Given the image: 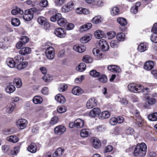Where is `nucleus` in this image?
<instances>
[{"mask_svg":"<svg viewBox=\"0 0 157 157\" xmlns=\"http://www.w3.org/2000/svg\"><path fill=\"white\" fill-rule=\"evenodd\" d=\"M143 119L141 118L140 119H136V124L139 126L140 127L142 125Z\"/></svg>","mask_w":157,"mask_h":157,"instance_id":"obj_64","label":"nucleus"},{"mask_svg":"<svg viewBox=\"0 0 157 157\" xmlns=\"http://www.w3.org/2000/svg\"><path fill=\"white\" fill-rule=\"evenodd\" d=\"M48 4V2L47 0H41L39 2L40 6L43 7H47Z\"/></svg>","mask_w":157,"mask_h":157,"instance_id":"obj_50","label":"nucleus"},{"mask_svg":"<svg viewBox=\"0 0 157 157\" xmlns=\"http://www.w3.org/2000/svg\"><path fill=\"white\" fill-rule=\"evenodd\" d=\"M137 49L140 52H144L147 50V46L144 43L140 44L138 46Z\"/></svg>","mask_w":157,"mask_h":157,"instance_id":"obj_36","label":"nucleus"},{"mask_svg":"<svg viewBox=\"0 0 157 157\" xmlns=\"http://www.w3.org/2000/svg\"><path fill=\"white\" fill-rule=\"evenodd\" d=\"M125 34L122 33H118L117 35V38L120 41H123L125 39Z\"/></svg>","mask_w":157,"mask_h":157,"instance_id":"obj_41","label":"nucleus"},{"mask_svg":"<svg viewBox=\"0 0 157 157\" xmlns=\"http://www.w3.org/2000/svg\"><path fill=\"white\" fill-rule=\"evenodd\" d=\"M128 88L131 92L137 93L142 91L144 94H147V93L150 91V89L147 88H144L143 86L139 84L132 83L129 84Z\"/></svg>","mask_w":157,"mask_h":157,"instance_id":"obj_1","label":"nucleus"},{"mask_svg":"<svg viewBox=\"0 0 157 157\" xmlns=\"http://www.w3.org/2000/svg\"><path fill=\"white\" fill-rule=\"evenodd\" d=\"M14 60L16 63H21L23 60V57L20 55H17L14 57Z\"/></svg>","mask_w":157,"mask_h":157,"instance_id":"obj_45","label":"nucleus"},{"mask_svg":"<svg viewBox=\"0 0 157 157\" xmlns=\"http://www.w3.org/2000/svg\"><path fill=\"white\" fill-rule=\"evenodd\" d=\"M38 23L41 25H44L45 29H48L50 27V25L46 18L44 17L40 16L37 19Z\"/></svg>","mask_w":157,"mask_h":157,"instance_id":"obj_5","label":"nucleus"},{"mask_svg":"<svg viewBox=\"0 0 157 157\" xmlns=\"http://www.w3.org/2000/svg\"><path fill=\"white\" fill-rule=\"evenodd\" d=\"M109 123L112 125H116L117 123V118L115 117L111 118L109 120Z\"/></svg>","mask_w":157,"mask_h":157,"instance_id":"obj_57","label":"nucleus"},{"mask_svg":"<svg viewBox=\"0 0 157 157\" xmlns=\"http://www.w3.org/2000/svg\"><path fill=\"white\" fill-rule=\"evenodd\" d=\"M6 63L7 65L10 68L14 67L16 64L15 61L11 58H8L6 59Z\"/></svg>","mask_w":157,"mask_h":157,"instance_id":"obj_29","label":"nucleus"},{"mask_svg":"<svg viewBox=\"0 0 157 157\" xmlns=\"http://www.w3.org/2000/svg\"><path fill=\"white\" fill-rule=\"evenodd\" d=\"M55 100L60 103H64L65 102L64 97L60 94H58L55 97Z\"/></svg>","mask_w":157,"mask_h":157,"instance_id":"obj_24","label":"nucleus"},{"mask_svg":"<svg viewBox=\"0 0 157 157\" xmlns=\"http://www.w3.org/2000/svg\"><path fill=\"white\" fill-rule=\"evenodd\" d=\"M35 9L32 8L28 10H26L23 15V18L26 21H29L33 18L34 11Z\"/></svg>","mask_w":157,"mask_h":157,"instance_id":"obj_4","label":"nucleus"},{"mask_svg":"<svg viewBox=\"0 0 157 157\" xmlns=\"http://www.w3.org/2000/svg\"><path fill=\"white\" fill-rule=\"evenodd\" d=\"M118 42L117 40H113L110 43L111 46L113 48H115L117 47Z\"/></svg>","mask_w":157,"mask_h":157,"instance_id":"obj_56","label":"nucleus"},{"mask_svg":"<svg viewBox=\"0 0 157 157\" xmlns=\"http://www.w3.org/2000/svg\"><path fill=\"white\" fill-rule=\"evenodd\" d=\"M7 140L13 143H15L18 141L19 139L16 136H10L6 138Z\"/></svg>","mask_w":157,"mask_h":157,"instance_id":"obj_30","label":"nucleus"},{"mask_svg":"<svg viewBox=\"0 0 157 157\" xmlns=\"http://www.w3.org/2000/svg\"><path fill=\"white\" fill-rule=\"evenodd\" d=\"M98 77V80L101 82L105 83L107 81V77L105 75H100Z\"/></svg>","mask_w":157,"mask_h":157,"instance_id":"obj_49","label":"nucleus"},{"mask_svg":"<svg viewBox=\"0 0 157 157\" xmlns=\"http://www.w3.org/2000/svg\"><path fill=\"white\" fill-rule=\"evenodd\" d=\"M86 68V65L84 63H81L76 67L77 71L79 72H82L84 71Z\"/></svg>","mask_w":157,"mask_h":157,"instance_id":"obj_38","label":"nucleus"},{"mask_svg":"<svg viewBox=\"0 0 157 157\" xmlns=\"http://www.w3.org/2000/svg\"><path fill=\"white\" fill-rule=\"evenodd\" d=\"M75 127L77 128H80L82 127L84 124L83 121L80 119H77L75 121Z\"/></svg>","mask_w":157,"mask_h":157,"instance_id":"obj_35","label":"nucleus"},{"mask_svg":"<svg viewBox=\"0 0 157 157\" xmlns=\"http://www.w3.org/2000/svg\"><path fill=\"white\" fill-rule=\"evenodd\" d=\"M15 86L12 85L7 86L5 90L7 93H11L13 92L15 90Z\"/></svg>","mask_w":157,"mask_h":157,"instance_id":"obj_37","label":"nucleus"},{"mask_svg":"<svg viewBox=\"0 0 157 157\" xmlns=\"http://www.w3.org/2000/svg\"><path fill=\"white\" fill-rule=\"evenodd\" d=\"M66 110V109L65 107H58L57 108V112L59 113H62L65 112Z\"/></svg>","mask_w":157,"mask_h":157,"instance_id":"obj_62","label":"nucleus"},{"mask_svg":"<svg viewBox=\"0 0 157 157\" xmlns=\"http://www.w3.org/2000/svg\"><path fill=\"white\" fill-rule=\"evenodd\" d=\"M100 50L97 48H94L93 50V53L95 56H99L100 55Z\"/></svg>","mask_w":157,"mask_h":157,"instance_id":"obj_60","label":"nucleus"},{"mask_svg":"<svg viewBox=\"0 0 157 157\" xmlns=\"http://www.w3.org/2000/svg\"><path fill=\"white\" fill-rule=\"evenodd\" d=\"M58 24L60 26H64L67 23V21L65 18L62 17L61 16L57 20Z\"/></svg>","mask_w":157,"mask_h":157,"instance_id":"obj_32","label":"nucleus"},{"mask_svg":"<svg viewBox=\"0 0 157 157\" xmlns=\"http://www.w3.org/2000/svg\"><path fill=\"white\" fill-rule=\"evenodd\" d=\"M74 4L72 1H70L65 4L62 8V10L64 12H66L71 10L74 8Z\"/></svg>","mask_w":157,"mask_h":157,"instance_id":"obj_8","label":"nucleus"},{"mask_svg":"<svg viewBox=\"0 0 157 157\" xmlns=\"http://www.w3.org/2000/svg\"><path fill=\"white\" fill-rule=\"evenodd\" d=\"M74 27V25L72 23H69L67 25L66 28L67 30H71Z\"/></svg>","mask_w":157,"mask_h":157,"instance_id":"obj_63","label":"nucleus"},{"mask_svg":"<svg viewBox=\"0 0 157 157\" xmlns=\"http://www.w3.org/2000/svg\"><path fill=\"white\" fill-rule=\"evenodd\" d=\"M13 82L17 88H19L21 87L22 83L21 79L19 78H16L13 80Z\"/></svg>","mask_w":157,"mask_h":157,"instance_id":"obj_31","label":"nucleus"},{"mask_svg":"<svg viewBox=\"0 0 157 157\" xmlns=\"http://www.w3.org/2000/svg\"><path fill=\"white\" fill-rule=\"evenodd\" d=\"M21 41L23 44H25L29 41L28 37L26 36H23L21 38Z\"/></svg>","mask_w":157,"mask_h":157,"instance_id":"obj_61","label":"nucleus"},{"mask_svg":"<svg viewBox=\"0 0 157 157\" xmlns=\"http://www.w3.org/2000/svg\"><path fill=\"white\" fill-rule=\"evenodd\" d=\"M110 114L108 111H104L101 114V117L102 119H104L108 118L110 117Z\"/></svg>","mask_w":157,"mask_h":157,"instance_id":"obj_44","label":"nucleus"},{"mask_svg":"<svg viewBox=\"0 0 157 157\" xmlns=\"http://www.w3.org/2000/svg\"><path fill=\"white\" fill-rule=\"evenodd\" d=\"M58 121V117H54L51 118L50 123L51 124L54 125Z\"/></svg>","mask_w":157,"mask_h":157,"instance_id":"obj_58","label":"nucleus"},{"mask_svg":"<svg viewBox=\"0 0 157 157\" xmlns=\"http://www.w3.org/2000/svg\"><path fill=\"white\" fill-rule=\"evenodd\" d=\"M11 24L13 25L14 26H18L20 25V21L17 18H13L12 19Z\"/></svg>","mask_w":157,"mask_h":157,"instance_id":"obj_42","label":"nucleus"},{"mask_svg":"<svg viewBox=\"0 0 157 157\" xmlns=\"http://www.w3.org/2000/svg\"><path fill=\"white\" fill-rule=\"evenodd\" d=\"M12 13L14 15H16L19 13L20 14H23L24 13L23 11L20 8H16L12 10L11 11Z\"/></svg>","mask_w":157,"mask_h":157,"instance_id":"obj_40","label":"nucleus"},{"mask_svg":"<svg viewBox=\"0 0 157 157\" xmlns=\"http://www.w3.org/2000/svg\"><path fill=\"white\" fill-rule=\"evenodd\" d=\"M97 103L94 98H90L87 101L86 107L88 109H91L97 105Z\"/></svg>","mask_w":157,"mask_h":157,"instance_id":"obj_12","label":"nucleus"},{"mask_svg":"<svg viewBox=\"0 0 157 157\" xmlns=\"http://www.w3.org/2000/svg\"><path fill=\"white\" fill-rule=\"evenodd\" d=\"M72 92L75 95H78L83 93V90L79 87L75 86L72 89Z\"/></svg>","mask_w":157,"mask_h":157,"instance_id":"obj_17","label":"nucleus"},{"mask_svg":"<svg viewBox=\"0 0 157 157\" xmlns=\"http://www.w3.org/2000/svg\"><path fill=\"white\" fill-rule=\"evenodd\" d=\"M63 149L61 148H58L52 155L53 157H59L61 156L64 152Z\"/></svg>","mask_w":157,"mask_h":157,"instance_id":"obj_23","label":"nucleus"},{"mask_svg":"<svg viewBox=\"0 0 157 157\" xmlns=\"http://www.w3.org/2000/svg\"><path fill=\"white\" fill-rule=\"evenodd\" d=\"M75 11L76 13L80 14H87L89 13V11L87 9L82 8H77Z\"/></svg>","mask_w":157,"mask_h":157,"instance_id":"obj_21","label":"nucleus"},{"mask_svg":"<svg viewBox=\"0 0 157 157\" xmlns=\"http://www.w3.org/2000/svg\"><path fill=\"white\" fill-rule=\"evenodd\" d=\"M100 73L97 72L96 70H93L90 72V75L93 77H98L100 75Z\"/></svg>","mask_w":157,"mask_h":157,"instance_id":"obj_43","label":"nucleus"},{"mask_svg":"<svg viewBox=\"0 0 157 157\" xmlns=\"http://www.w3.org/2000/svg\"><path fill=\"white\" fill-rule=\"evenodd\" d=\"M151 40L153 42L157 43V33L152 34L151 37Z\"/></svg>","mask_w":157,"mask_h":157,"instance_id":"obj_53","label":"nucleus"},{"mask_svg":"<svg viewBox=\"0 0 157 157\" xmlns=\"http://www.w3.org/2000/svg\"><path fill=\"white\" fill-rule=\"evenodd\" d=\"M61 14L59 13H57L55 15L52 16L50 18V20L53 22H55L57 19H58L59 18L61 17Z\"/></svg>","mask_w":157,"mask_h":157,"instance_id":"obj_48","label":"nucleus"},{"mask_svg":"<svg viewBox=\"0 0 157 157\" xmlns=\"http://www.w3.org/2000/svg\"><path fill=\"white\" fill-rule=\"evenodd\" d=\"M103 20L101 16L100 15L95 16L91 20V22L93 24H98L101 22Z\"/></svg>","mask_w":157,"mask_h":157,"instance_id":"obj_22","label":"nucleus"},{"mask_svg":"<svg viewBox=\"0 0 157 157\" xmlns=\"http://www.w3.org/2000/svg\"><path fill=\"white\" fill-rule=\"evenodd\" d=\"M66 0H56L55 3L58 6L62 5L65 2Z\"/></svg>","mask_w":157,"mask_h":157,"instance_id":"obj_59","label":"nucleus"},{"mask_svg":"<svg viewBox=\"0 0 157 157\" xmlns=\"http://www.w3.org/2000/svg\"><path fill=\"white\" fill-rule=\"evenodd\" d=\"M108 70L113 72H116L118 73L121 71V70L120 67L114 65H110L107 67Z\"/></svg>","mask_w":157,"mask_h":157,"instance_id":"obj_14","label":"nucleus"},{"mask_svg":"<svg viewBox=\"0 0 157 157\" xmlns=\"http://www.w3.org/2000/svg\"><path fill=\"white\" fill-rule=\"evenodd\" d=\"M101 112V110L99 108L96 107L91 110L89 114V116L91 117H94L99 115Z\"/></svg>","mask_w":157,"mask_h":157,"instance_id":"obj_15","label":"nucleus"},{"mask_svg":"<svg viewBox=\"0 0 157 157\" xmlns=\"http://www.w3.org/2000/svg\"><path fill=\"white\" fill-rule=\"evenodd\" d=\"M148 119L152 121H157V112L151 113L147 116Z\"/></svg>","mask_w":157,"mask_h":157,"instance_id":"obj_33","label":"nucleus"},{"mask_svg":"<svg viewBox=\"0 0 157 157\" xmlns=\"http://www.w3.org/2000/svg\"><path fill=\"white\" fill-rule=\"evenodd\" d=\"M94 35L96 38L100 39L104 36V32L101 30H98L94 33Z\"/></svg>","mask_w":157,"mask_h":157,"instance_id":"obj_39","label":"nucleus"},{"mask_svg":"<svg viewBox=\"0 0 157 157\" xmlns=\"http://www.w3.org/2000/svg\"><path fill=\"white\" fill-rule=\"evenodd\" d=\"M92 144L93 147L96 149H98L100 147L101 145L100 140L97 138L93 139Z\"/></svg>","mask_w":157,"mask_h":157,"instance_id":"obj_27","label":"nucleus"},{"mask_svg":"<svg viewBox=\"0 0 157 157\" xmlns=\"http://www.w3.org/2000/svg\"><path fill=\"white\" fill-rule=\"evenodd\" d=\"M28 151L32 153H35L37 151V147L36 144L32 143L27 148Z\"/></svg>","mask_w":157,"mask_h":157,"instance_id":"obj_16","label":"nucleus"},{"mask_svg":"<svg viewBox=\"0 0 157 157\" xmlns=\"http://www.w3.org/2000/svg\"><path fill=\"white\" fill-rule=\"evenodd\" d=\"M154 66V64L153 62L151 60H149L144 63V67L145 70L150 71L153 68Z\"/></svg>","mask_w":157,"mask_h":157,"instance_id":"obj_13","label":"nucleus"},{"mask_svg":"<svg viewBox=\"0 0 157 157\" xmlns=\"http://www.w3.org/2000/svg\"><path fill=\"white\" fill-rule=\"evenodd\" d=\"M99 47L103 51H106L109 49V45L105 40H100L99 42Z\"/></svg>","mask_w":157,"mask_h":157,"instance_id":"obj_9","label":"nucleus"},{"mask_svg":"<svg viewBox=\"0 0 157 157\" xmlns=\"http://www.w3.org/2000/svg\"><path fill=\"white\" fill-rule=\"evenodd\" d=\"M119 11L120 10L118 7H114L112 8L111 11V13L113 16H114L118 15L119 13Z\"/></svg>","mask_w":157,"mask_h":157,"instance_id":"obj_47","label":"nucleus"},{"mask_svg":"<svg viewBox=\"0 0 157 157\" xmlns=\"http://www.w3.org/2000/svg\"><path fill=\"white\" fill-rule=\"evenodd\" d=\"M82 60L83 62L88 63H91L92 62V58L90 56L86 55L83 57Z\"/></svg>","mask_w":157,"mask_h":157,"instance_id":"obj_46","label":"nucleus"},{"mask_svg":"<svg viewBox=\"0 0 157 157\" xmlns=\"http://www.w3.org/2000/svg\"><path fill=\"white\" fill-rule=\"evenodd\" d=\"M16 106V104L14 103H13L12 104L10 105L8 108H7V112L8 113H11L13 111Z\"/></svg>","mask_w":157,"mask_h":157,"instance_id":"obj_51","label":"nucleus"},{"mask_svg":"<svg viewBox=\"0 0 157 157\" xmlns=\"http://www.w3.org/2000/svg\"><path fill=\"white\" fill-rule=\"evenodd\" d=\"M147 147L144 143H141L139 145H137L133 152L135 156L139 155L141 157H144L146 154Z\"/></svg>","mask_w":157,"mask_h":157,"instance_id":"obj_2","label":"nucleus"},{"mask_svg":"<svg viewBox=\"0 0 157 157\" xmlns=\"http://www.w3.org/2000/svg\"><path fill=\"white\" fill-rule=\"evenodd\" d=\"M67 88V86L65 84L62 85L60 86L59 90L60 92H64L66 91Z\"/></svg>","mask_w":157,"mask_h":157,"instance_id":"obj_52","label":"nucleus"},{"mask_svg":"<svg viewBox=\"0 0 157 157\" xmlns=\"http://www.w3.org/2000/svg\"><path fill=\"white\" fill-rule=\"evenodd\" d=\"M90 134V130L88 129H83L80 132L81 136L83 138L88 137Z\"/></svg>","mask_w":157,"mask_h":157,"instance_id":"obj_26","label":"nucleus"},{"mask_svg":"<svg viewBox=\"0 0 157 157\" xmlns=\"http://www.w3.org/2000/svg\"><path fill=\"white\" fill-rule=\"evenodd\" d=\"M92 25L91 23H88L85 25H82L80 27L79 31L81 32L88 30L92 27Z\"/></svg>","mask_w":157,"mask_h":157,"instance_id":"obj_19","label":"nucleus"},{"mask_svg":"<svg viewBox=\"0 0 157 157\" xmlns=\"http://www.w3.org/2000/svg\"><path fill=\"white\" fill-rule=\"evenodd\" d=\"M33 102L36 104H40L43 101V99L42 97L39 96H34L33 99Z\"/></svg>","mask_w":157,"mask_h":157,"instance_id":"obj_28","label":"nucleus"},{"mask_svg":"<svg viewBox=\"0 0 157 157\" xmlns=\"http://www.w3.org/2000/svg\"><path fill=\"white\" fill-rule=\"evenodd\" d=\"M91 38L92 36L91 34H87L81 38L80 39V41L82 43H85L89 41Z\"/></svg>","mask_w":157,"mask_h":157,"instance_id":"obj_25","label":"nucleus"},{"mask_svg":"<svg viewBox=\"0 0 157 157\" xmlns=\"http://www.w3.org/2000/svg\"><path fill=\"white\" fill-rule=\"evenodd\" d=\"M73 49L78 53H82L85 51L86 48L83 45L77 44L73 46Z\"/></svg>","mask_w":157,"mask_h":157,"instance_id":"obj_11","label":"nucleus"},{"mask_svg":"<svg viewBox=\"0 0 157 157\" xmlns=\"http://www.w3.org/2000/svg\"><path fill=\"white\" fill-rule=\"evenodd\" d=\"M31 49L29 47H24L22 48L19 51V53L22 55H25L31 53Z\"/></svg>","mask_w":157,"mask_h":157,"instance_id":"obj_18","label":"nucleus"},{"mask_svg":"<svg viewBox=\"0 0 157 157\" xmlns=\"http://www.w3.org/2000/svg\"><path fill=\"white\" fill-rule=\"evenodd\" d=\"M65 131V127L62 125H59L56 127L54 130L55 133L58 135L63 134Z\"/></svg>","mask_w":157,"mask_h":157,"instance_id":"obj_10","label":"nucleus"},{"mask_svg":"<svg viewBox=\"0 0 157 157\" xmlns=\"http://www.w3.org/2000/svg\"><path fill=\"white\" fill-rule=\"evenodd\" d=\"M54 33L56 35L60 38H64L66 36L64 29L62 28H59L56 29L54 31Z\"/></svg>","mask_w":157,"mask_h":157,"instance_id":"obj_7","label":"nucleus"},{"mask_svg":"<svg viewBox=\"0 0 157 157\" xmlns=\"http://www.w3.org/2000/svg\"><path fill=\"white\" fill-rule=\"evenodd\" d=\"M28 124L27 121L24 119H20L16 121V124L17 128L21 129H24Z\"/></svg>","mask_w":157,"mask_h":157,"instance_id":"obj_6","label":"nucleus"},{"mask_svg":"<svg viewBox=\"0 0 157 157\" xmlns=\"http://www.w3.org/2000/svg\"><path fill=\"white\" fill-rule=\"evenodd\" d=\"M43 80L46 82H48L51 81V79L48 75H44L42 78Z\"/></svg>","mask_w":157,"mask_h":157,"instance_id":"obj_55","label":"nucleus"},{"mask_svg":"<svg viewBox=\"0 0 157 157\" xmlns=\"http://www.w3.org/2000/svg\"><path fill=\"white\" fill-rule=\"evenodd\" d=\"M43 48L46 50L45 54L48 58L50 59L54 58L55 56L54 49L52 47L49 46L47 43H45L43 45Z\"/></svg>","mask_w":157,"mask_h":157,"instance_id":"obj_3","label":"nucleus"},{"mask_svg":"<svg viewBox=\"0 0 157 157\" xmlns=\"http://www.w3.org/2000/svg\"><path fill=\"white\" fill-rule=\"evenodd\" d=\"M107 34L108 38L109 39H112L113 38L115 37L116 35L115 33L113 31H111L108 33Z\"/></svg>","mask_w":157,"mask_h":157,"instance_id":"obj_54","label":"nucleus"},{"mask_svg":"<svg viewBox=\"0 0 157 157\" xmlns=\"http://www.w3.org/2000/svg\"><path fill=\"white\" fill-rule=\"evenodd\" d=\"M117 22L121 26H124L127 24L126 20L123 17H119L117 20Z\"/></svg>","mask_w":157,"mask_h":157,"instance_id":"obj_34","label":"nucleus"},{"mask_svg":"<svg viewBox=\"0 0 157 157\" xmlns=\"http://www.w3.org/2000/svg\"><path fill=\"white\" fill-rule=\"evenodd\" d=\"M155 102V100L153 98H148L147 103H146L144 106L145 109H149L150 106L154 104Z\"/></svg>","mask_w":157,"mask_h":157,"instance_id":"obj_20","label":"nucleus"}]
</instances>
